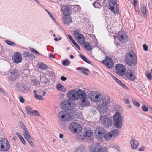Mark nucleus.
I'll return each instance as SVG.
<instances>
[{"label": "nucleus", "mask_w": 152, "mask_h": 152, "mask_svg": "<svg viewBox=\"0 0 152 152\" xmlns=\"http://www.w3.org/2000/svg\"><path fill=\"white\" fill-rule=\"evenodd\" d=\"M101 101H102V102L99 104L98 106L97 109L101 114H106L108 110V105L110 103V100L108 98L103 99L102 94L98 92L93 102H99Z\"/></svg>", "instance_id": "f257e3e1"}, {"label": "nucleus", "mask_w": 152, "mask_h": 152, "mask_svg": "<svg viewBox=\"0 0 152 152\" xmlns=\"http://www.w3.org/2000/svg\"><path fill=\"white\" fill-rule=\"evenodd\" d=\"M125 60L126 64L129 66H133L136 64L137 58L136 54L132 51L129 52L126 55Z\"/></svg>", "instance_id": "f03ea898"}, {"label": "nucleus", "mask_w": 152, "mask_h": 152, "mask_svg": "<svg viewBox=\"0 0 152 152\" xmlns=\"http://www.w3.org/2000/svg\"><path fill=\"white\" fill-rule=\"evenodd\" d=\"M76 106L75 102L70 99H65L63 101L61 104V107L65 110L70 111Z\"/></svg>", "instance_id": "7ed1b4c3"}, {"label": "nucleus", "mask_w": 152, "mask_h": 152, "mask_svg": "<svg viewBox=\"0 0 152 152\" xmlns=\"http://www.w3.org/2000/svg\"><path fill=\"white\" fill-rule=\"evenodd\" d=\"M115 127L117 128H121L122 125V119L120 113L116 112L112 117Z\"/></svg>", "instance_id": "20e7f679"}, {"label": "nucleus", "mask_w": 152, "mask_h": 152, "mask_svg": "<svg viewBox=\"0 0 152 152\" xmlns=\"http://www.w3.org/2000/svg\"><path fill=\"white\" fill-rule=\"evenodd\" d=\"M80 95V104L82 107H85L88 106L89 104V101L87 99V95L86 93L83 90L79 89Z\"/></svg>", "instance_id": "39448f33"}, {"label": "nucleus", "mask_w": 152, "mask_h": 152, "mask_svg": "<svg viewBox=\"0 0 152 152\" xmlns=\"http://www.w3.org/2000/svg\"><path fill=\"white\" fill-rule=\"evenodd\" d=\"M80 93L78 90L77 91L74 89L71 90L68 92L67 96L71 100H77L80 97Z\"/></svg>", "instance_id": "423d86ee"}, {"label": "nucleus", "mask_w": 152, "mask_h": 152, "mask_svg": "<svg viewBox=\"0 0 152 152\" xmlns=\"http://www.w3.org/2000/svg\"><path fill=\"white\" fill-rule=\"evenodd\" d=\"M59 119L63 121H69L72 118L71 115L65 110L60 112L58 115Z\"/></svg>", "instance_id": "0eeeda50"}, {"label": "nucleus", "mask_w": 152, "mask_h": 152, "mask_svg": "<svg viewBox=\"0 0 152 152\" xmlns=\"http://www.w3.org/2000/svg\"><path fill=\"white\" fill-rule=\"evenodd\" d=\"M115 72L118 75L121 76L125 75L126 69L124 66L121 64H117L115 67Z\"/></svg>", "instance_id": "6e6552de"}, {"label": "nucleus", "mask_w": 152, "mask_h": 152, "mask_svg": "<svg viewBox=\"0 0 152 152\" xmlns=\"http://www.w3.org/2000/svg\"><path fill=\"white\" fill-rule=\"evenodd\" d=\"M118 134V130L114 129L112 131H110L104 136V138L106 141H109L112 138H115Z\"/></svg>", "instance_id": "1a4fd4ad"}, {"label": "nucleus", "mask_w": 152, "mask_h": 152, "mask_svg": "<svg viewBox=\"0 0 152 152\" xmlns=\"http://www.w3.org/2000/svg\"><path fill=\"white\" fill-rule=\"evenodd\" d=\"M100 120L102 123L106 126L108 127L112 124V119L109 116L105 115L100 116Z\"/></svg>", "instance_id": "9d476101"}, {"label": "nucleus", "mask_w": 152, "mask_h": 152, "mask_svg": "<svg viewBox=\"0 0 152 152\" xmlns=\"http://www.w3.org/2000/svg\"><path fill=\"white\" fill-rule=\"evenodd\" d=\"M1 150L0 151V152H2V151H5L10 148V145L7 138H4L2 139L1 140Z\"/></svg>", "instance_id": "9b49d317"}, {"label": "nucleus", "mask_w": 152, "mask_h": 152, "mask_svg": "<svg viewBox=\"0 0 152 152\" xmlns=\"http://www.w3.org/2000/svg\"><path fill=\"white\" fill-rule=\"evenodd\" d=\"M69 128L72 132L78 133L81 130L80 125L76 122H73L69 125Z\"/></svg>", "instance_id": "f8f14e48"}, {"label": "nucleus", "mask_w": 152, "mask_h": 152, "mask_svg": "<svg viewBox=\"0 0 152 152\" xmlns=\"http://www.w3.org/2000/svg\"><path fill=\"white\" fill-rule=\"evenodd\" d=\"M93 152H109L105 147H102L99 143H97L92 148Z\"/></svg>", "instance_id": "ddd939ff"}, {"label": "nucleus", "mask_w": 152, "mask_h": 152, "mask_svg": "<svg viewBox=\"0 0 152 152\" xmlns=\"http://www.w3.org/2000/svg\"><path fill=\"white\" fill-rule=\"evenodd\" d=\"M126 77L131 81H134L136 78L135 72L131 69H128L127 72L125 73Z\"/></svg>", "instance_id": "4468645a"}, {"label": "nucleus", "mask_w": 152, "mask_h": 152, "mask_svg": "<svg viewBox=\"0 0 152 152\" xmlns=\"http://www.w3.org/2000/svg\"><path fill=\"white\" fill-rule=\"evenodd\" d=\"M74 37L75 39L80 44L83 45L85 42L84 37L82 34L79 33L75 32L74 34Z\"/></svg>", "instance_id": "2eb2a0df"}, {"label": "nucleus", "mask_w": 152, "mask_h": 152, "mask_svg": "<svg viewBox=\"0 0 152 152\" xmlns=\"http://www.w3.org/2000/svg\"><path fill=\"white\" fill-rule=\"evenodd\" d=\"M12 59L15 63L18 64L20 63L22 60L21 53L18 52L14 53L12 57Z\"/></svg>", "instance_id": "dca6fc26"}, {"label": "nucleus", "mask_w": 152, "mask_h": 152, "mask_svg": "<svg viewBox=\"0 0 152 152\" xmlns=\"http://www.w3.org/2000/svg\"><path fill=\"white\" fill-rule=\"evenodd\" d=\"M102 62L109 68H112L113 66V63L112 58L109 57H106L105 60Z\"/></svg>", "instance_id": "f3484780"}, {"label": "nucleus", "mask_w": 152, "mask_h": 152, "mask_svg": "<svg viewBox=\"0 0 152 152\" xmlns=\"http://www.w3.org/2000/svg\"><path fill=\"white\" fill-rule=\"evenodd\" d=\"M109 9L114 13H117L118 10V5L116 2H110Z\"/></svg>", "instance_id": "a211bd4d"}, {"label": "nucleus", "mask_w": 152, "mask_h": 152, "mask_svg": "<svg viewBox=\"0 0 152 152\" xmlns=\"http://www.w3.org/2000/svg\"><path fill=\"white\" fill-rule=\"evenodd\" d=\"M15 87L16 89L19 91L23 93H25L27 92V88L26 86L22 84L17 83L15 85Z\"/></svg>", "instance_id": "6ab92c4d"}, {"label": "nucleus", "mask_w": 152, "mask_h": 152, "mask_svg": "<svg viewBox=\"0 0 152 152\" xmlns=\"http://www.w3.org/2000/svg\"><path fill=\"white\" fill-rule=\"evenodd\" d=\"M127 37V36L126 35L125 33L123 31H120L118 33L117 38L121 41L125 42Z\"/></svg>", "instance_id": "aec40b11"}, {"label": "nucleus", "mask_w": 152, "mask_h": 152, "mask_svg": "<svg viewBox=\"0 0 152 152\" xmlns=\"http://www.w3.org/2000/svg\"><path fill=\"white\" fill-rule=\"evenodd\" d=\"M70 9L66 6H63L62 7L61 11L65 16H67L69 15Z\"/></svg>", "instance_id": "412c9836"}, {"label": "nucleus", "mask_w": 152, "mask_h": 152, "mask_svg": "<svg viewBox=\"0 0 152 152\" xmlns=\"http://www.w3.org/2000/svg\"><path fill=\"white\" fill-rule=\"evenodd\" d=\"M130 143L132 148L134 149L137 148L139 145L138 142L134 139L131 140Z\"/></svg>", "instance_id": "4be33fe9"}, {"label": "nucleus", "mask_w": 152, "mask_h": 152, "mask_svg": "<svg viewBox=\"0 0 152 152\" xmlns=\"http://www.w3.org/2000/svg\"><path fill=\"white\" fill-rule=\"evenodd\" d=\"M99 92L97 91H91L88 95V97L89 99L93 101L95 98L96 96L97 95Z\"/></svg>", "instance_id": "5701e85b"}, {"label": "nucleus", "mask_w": 152, "mask_h": 152, "mask_svg": "<svg viewBox=\"0 0 152 152\" xmlns=\"http://www.w3.org/2000/svg\"><path fill=\"white\" fill-rule=\"evenodd\" d=\"M63 21L65 24L68 25L72 22V19L70 17L64 16L63 18Z\"/></svg>", "instance_id": "b1692460"}, {"label": "nucleus", "mask_w": 152, "mask_h": 152, "mask_svg": "<svg viewBox=\"0 0 152 152\" xmlns=\"http://www.w3.org/2000/svg\"><path fill=\"white\" fill-rule=\"evenodd\" d=\"M101 0H96L93 4L94 7L96 8L100 9L102 7V5L101 3Z\"/></svg>", "instance_id": "393cba45"}, {"label": "nucleus", "mask_w": 152, "mask_h": 152, "mask_svg": "<svg viewBox=\"0 0 152 152\" xmlns=\"http://www.w3.org/2000/svg\"><path fill=\"white\" fill-rule=\"evenodd\" d=\"M93 134V132L91 131L88 129L85 130L83 133V135L84 137H91Z\"/></svg>", "instance_id": "a878e982"}, {"label": "nucleus", "mask_w": 152, "mask_h": 152, "mask_svg": "<svg viewBox=\"0 0 152 152\" xmlns=\"http://www.w3.org/2000/svg\"><path fill=\"white\" fill-rule=\"evenodd\" d=\"M84 48L87 51H90L92 49L91 44L89 42H86L84 45Z\"/></svg>", "instance_id": "bb28decb"}, {"label": "nucleus", "mask_w": 152, "mask_h": 152, "mask_svg": "<svg viewBox=\"0 0 152 152\" xmlns=\"http://www.w3.org/2000/svg\"><path fill=\"white\" fill-rule=\"evenodd\" d=\"M68 36L69 38L70 39L73 44L75 45V47H76L79 50H80V47L79 46L78 44L72 38L71 36L69 34L68 35Z\"/></svg>", "instance_id": "cd10ccee"}, {"label": "nucleus", "mask_w": 152, "mask_h": 152, "mask_svg": "<svg viewBox=\"0 0 152 152\" xmlns=\"http://www.w3.org/2000/svg\"><path fill=\"white\" fill-rule=\"evenodd\" d=\"M23 135L25 138L27 140H29L32 138L30 135V133L28 130L23 132Z\"/></svg>", "instance_id": "c85d7f7f"}, {"label": "nucleus", "mask_w": 152, "mask_h": 152, "mask_svg": "<svg viewBox=\"0 0 152 152\" xmlns=\"http://www.w3.org/2000/svg\"><path fill=\"white\" fill-rule=\"evenodd\" d=\"M56 88L59 91L64 92L65 91V89L61 83H58L57 84Z\"/></svg>", "instance_id": "c756f323"}, {"label": "nucleus", "mask_w": 152, "mask_h": 152, "mask_svg": "<svg viewBox=\"0 0 152 152\" xmlns=\"http://www.w3.org/2000/svg\"><path fill=\"white\" fill-rule=\"evenodd\" d=\"M38 66L39 69L44 70H45L48 67L46 64L42 62L39 63L38 64Z\"/></svg>", "instance_id": "7c9ffc66"}, {"label": "nucleus", "mask_w": 152, "mask_h": 152, "mask_svg": "<svg viewBox=\"0 0 152 152\" xmlns=\"http://www.w3.org/2000/svg\"><path fill=\"white\" fill-rule=\"evenodd\" d=\"M120 147L117 145H114L112 147V152H120Z\"/></svg>", "instance_id": "2f4dec72"}, {"label": "nucleus", "mask_w": 152, "mask_h": 152, "mask_svg": "<svg viewBox=\"0 0 152 152\" xmlns=\"http://www.w3.org/2000/svg\"><path fill=\"white\" fill-rule=\"evenodd\" d=\"M17 77V75H12L8 76V78L9 80L13 82L16 80Z\"/></svg>", "instance_id": "473e14b6"}, {"label": "nucleus", "mask_w": 152, "mask_h": 152, "mask_svg": "<svg viewBox=\"0 0 152 152\" xmlns=\"http://www.w3.org/2000/svg\"><path fill=\"white\" fill-rule=\"evenodd\" d=\"M79 56L85 62L89 64H91V62L83 55L80 54H79Z\"/></svg>", "instance_id": "72a5a7b5"}, {"label": "nucleus", "mask_w": 152, "mask_h": 152, "mask_svg": "<svg viewBox=\"0 0 152 152\" xmlns=\"http://www.w3.org/2000/svg\"><path fill=\"white\" fill-rule=\"evenodd\" d=\"M10 73L11 75H17V76H18V71L16 69L14 68L12 70L10 71Z\"/></svg>", "instance_id": "f704fd0d"}, {"label": "nucleus", "mask_w": 152, "mask_h": 152, "mask_svg": "<svg viewBox=\"0 0 152 152\" xmlns=\"http://www.w3.org/2000/svg\"><path fill=\"white\" fill-rule=\"evenodd\" d=\"M25 109L27 113L28 114L31 115V114H32L31 113L33 110L30 107L26 106L25 107Z\"/></svg>", "instance_id": "c9c22d12"}, {"label": "nucleus", "mask_w": 152, "mask_h": 152, "mask_svg": "<svg viewBox=\"0 0 152 152\" xmlns=\"http://www.w3.org/2000/svg\"><path fill=\"white\" fill-rule=\"evenodd\" d=\"M107 28L108 31L112 33L114 29V27L113 26L111 25H108L107 26Z\"/></svg>", "instance_id": "e433bc0d"}, {"label": "nucleus", "mask_w": 152, "mask_h": 152, "mask_svg": "<svg viewBox=\"0 0 152 152\" xmlns=\"http://www.w3.org/2000/svg\"><path fill=\"white\" fill-rule=\"evenodd\" d=\"M91 37L93 38H94V42L92 43L93 46H97V40L96 39L95 35L94 34H92ZM92 42H93V41Z\"/></svg>", "instance_id": "4c0bfd02"}, {"label": "nucleus", "mask_w": 152, "mask_h": 152, "mask_svg": "<svg viewBox=\"0 0 152 152\" xmlns=\"http://www.w3.org/2000/svg\"><path fill=\"white\" fill-rule=\"evenodd\" d=\"M85 148L83 146H80L75 151V152H84Z\"/></svg>", "instance_id": "58836bf2"}, {"label": "nucleus", "mask_w": 152, "mask_h": 152, "mask_svg": "<svg viewBox=\"0 0 152 152\" xmlns=\"http://www.w3.org/2000/svg\"><path fill=\"white\" fill-rule=\"evenodd\" d=\"M20 125L21 129L23 130V132L25 131L28 130L27 128L23 123L22 122H20Z\"/></svg>", "instance_id": "ea45409f"}, {"label": "nucleus", "mask_w": 152, "mask_h": 152, "mask_svg": "<svg viewBox=\"0 0 152 152\" xmlns=\"http://www.w3.org/2000/svg\"><path fill=\"white\" fill-rule=\"evenodd\" d=\"M104 133L101 132H98L97 134H96V136L98 138H102L104 137Z\"/></svg>", "instance_id": "a19ab883"}, {"label": "nucleus", "mask_w": 152, "mask_h": 152, "mask_svg": "<svg viewBox=\"0 0 152 152\" xmlns=\"http://www.w3.org/2000/svg\"><path fill=\"white\" fill-rule=\"evenodd\" d=\"M141 10L142 13L145 15L146 13V10L145 6L144 5H142L141 7Z\"/></svg>", "instance_id": "79ce46f5"}, {"label": "nucleus", "mask_w": 152, "mask_h": 152, "mask_svg": "<svg viewBox=\"0 0 152 152\" xmlns=\"http://www.w3.org/2000/svg\"><path fill=\"white\" fill-rule=\"evenodd\" d=\"M31 115H30L32 116H39L40 115L39 112L37 110H33Z\"/></svg>", "instance_id": "37998d69"}, {"label": "nucleus", "mask_w": 152, "mask_h": 152, "mask_svg": "<svg viewBox=\"0 0 152 152\" xmlns=\"http://www.w3.org/2000/svg\"><path fill=\"white\" fill-rule=\"evenodd\" d=\"M70 64V61L68 59L64 60L62 62V65L65 66H68Z\"/></svg>", "instance_id": "c03bdc74"}, {"label": "nucleus", "mask_w": 152, "mask_h": 152, "mask_svg": "<svg viewBox=\"0 0 152 152\" xmlns=\"http://www.w3.org/2000/svg\"><path fill=\"white\" fill-rule=\"evenodd\" d=\"M39 81L37 79H34L31 81V84L33 86H37L38 84Z\"/></svg>", "instance_id": "a18cd8bd"}, {"label": "nucleus", "mask_w": 152, "mask_h": 152, "mask_svg": "<svg viewBox=\"0 0 152 152\" xmlns=\"http://www.w3.org/2000/svg\"><path fill=\"white\" fill-rule=\"evenodd\" d=\"M34 97L35 99L39 100H43V98L41 95H38L36 94H34Z\"/></svg>", "instance_id": "49530a36"}, {"label": "nucleus", "mask_w": 152, "mask_h": 152, "mask_svg": "<svg viewBox=\"0 0 152 152\" xmlns=\"http://www.w3.org/2000/svg\"><path fill=\"white\" fill-rule=\"evenodd\" d=\"M110 75L112 77V78L116 82H117L118 84H119L121 81L118 79L116 77H115L111 73H110Z\"/></svg>", "instance_id": "de8ad7c7"}, {"label": "nucleus", "mask_w": 152, "mask_h": 152, "mask_svg": "<svg viewBox=\"0 0 152 152\" xmlns=\"http://www.w3.org/2000/svg\"><path fill=\"white\" fill-rule=\"evenodd\" d=\"M5 42L9 45L10 46H15L16 44L13 42L9 40H6Z\"/></svg>", "instance_id": "09e8293b"}, {"label": "nucleus", "mask_w": 152, "mask_h": 152, "mask_svg": "<svg viewBox=\"0 0 152 152\" xmlns=\"http://www.w3.org/2000/svg\"><path fill=\"white\" fill-rule=\"evenodd\" d=\"M132 101L134 104L137 107H139L140 106L139 103L135 100L134 99H132Z\"/></svg>", "instance_id": "8fccbe9b"}, {"label": "nucleus", "mask_w": 152, "mask_h": 152, "mask_svg": "<svg viewBox=\"0 0 152 152\" xmlns=\"http://www.w3.org/2000/svg\"><path fill=\"white\" fill-rule=\"evenodd\" d=\"M119 85H120L123 88L126 89L128 90V87L126 86L123 83L121 82L119 83Z\"/></svg>", "instance_id": "3c124183"}, {"label": "nucleus", "mask_w": 152, "mask_h": 152, "mask_svg": "<svg viewBox=\"0 0 152 152\" xmlns=\"http://www.w3.org/2000/svg\"><path fill=\"white\" fill-rule=\"evenodd\" d=\"M30 50L31 52L34 53L35 54H37L38 55L40 54V53L37 51L35 49L33 48H31Z\"/></svg>", "instance_id": "603ef678"}, {"label": "nucleus", "mask_w": 152, "mask_h": 152, "mask_svg": "<svg viewBox=\"0 0 152 152\" xmlns=\"http://www.w3.org/2000/svg\"><path fill=\"white\" fill-rule=\"evenodd\" d=\"M146 77L149 80H151L152 78V76L151 75V73L149 72H147L146 73Z\"/></svg>", "instance_id": "864d4df0"}, {"label": "nucleus", "mask_w": 152, "mask_h": 152, "mask_svg": "<svg viewBox=\"0 0 152 152\" xmlns=\"http://www.w3.org/2000/svg\"><path fill=\"white\" fill-rule=\"evenodd\" d=\"M28 58H29L33 59L35 58V57L33 54L29 53Z\"/></svg>", "instance_id": "5fc2aeb1"}, {"label": "nucleus", "mask_w": 152, "mask_h": 152, "mask_svg": "<svg viewBox=\"0 0 152 152\" xmlns=\"http://www.w3.org/2000/svg\"><path fill=\"white\" fill-rule=\"evenodd\" d=\"M142 47L144 50L145 51H147L148 49V47L147 45L145 44H144L142 45Z\"/></svg>", "instance_id": "6e6d98bb"}, {"label": "nucleus", "mask_w": 152, "mask_h": 152, "mask_svg": "<svg viewBox=\"0 0 152 152\" xmlns=\"http://www.w3.org/2000/svg\"><path fill=\"white\" fill-rule=\"evenodd\" d=\"M142 109L145 112H147L148 110V108L144 105L142 107Z\"/></svg>", "instance_id": "4d7b16f0"}, {"label": "nucleus", "mask_w": 152, "mask_h": 152, "mask_svg": "<svg viewBox=\"0 0 152 152\" xmlns=\"http://www.w3.org/2000/svg\"><path fill=\"white\" fill-rule=\"evenodd\" d=\"M32 138H31V139H30V140H27V141L28 142L29 144L30 145H31L32 146H34V143L32 142Z\"/></svg>", "instance_id": "13d9d810"}, {"label": "nucleus", "mask_w": 152, "mask_h": 152, "mask_svg": "<svg viewBox=\"0 0 152 152\" xmlns=\"http://www.w3.org/2000/svg\"><path fill=\"white\" fill-rule=\"evenodd\" d=\"M19 99L21 103H23L24 102V99L23 97H22V96L20 97L19 98Z\"/></svg>", "instance_id": "bf43d9fd"}, {"label": "nucleus", "mask_w": 152, "mask_h": 152, "mask_svg": "<svg viewBox=\"0 0 152 152\" xmlns=\"http://www.w3.org/2000/svg\"><path fill=\"white\" fill-rule=\"evenodd\" d=\"M29 52H25L24 53V56L25 57H27L28 58L29 56Z\"/></svg>", "instance_id": "052dcab7"}, {"label": "nucleus", "mask_w": 152, "mask_h": 152, "mask_svg": "<svg viewBox=\"0 0 152 152\" xmlns=\"http://www.w3.org/2000/svg\"><path fill=\"white\" fill-rule=\"evenodd\" d=\"M61 80L63 81H65L66 80V78L64 76H62L61 77Z\"/></svg>", "instance_id": "680f3d73"}, {"label": "nucleus", "mask_w": 152, "mask_h": 152, "mask_svg": "<svg viewBox=\"0 0 152 152\" xmlns=\"http://www.w3.org/2000/svg\"><path fill=\"white\" fill-rule=\"evenodd\" d=\"M46 11H47V12L49 14V15H50V16L51 17V18H52V19L53 20H55V18H54L53 17V15H52L49 12V11H48L46 10Z\"/></svg>", "instance_id": "e2e57ef3"}, {"label": "nucleus", "mask_w": 152, "mask_h": 152, "mask_svg": "<svg viewBox=\"0 0 152 152\" xmlns=\"http://www.w3.org/2000/svg\"><path fill=\"white\" fill-rule=\"evenodd\" d=\"M145 148L143 146H141L140 148H139V151H144Z\"/></svg>", "instance_id": "0e129e2a"}, {"label": "nucleus", "mask_w": 152, "mask_h": 152, "mask_svg": "<svg viewBox=\"0 0 152 152\" xmlns=\"http://www.w3.org/2000/svg\"><path fill=\"white\" fill-rule=\"evenodd\" d=\"M124 101L125 103L128 104L129 103V99H124Z\"/></svg>", "instance_id": "69168bd1"}, {"label": "nucleus", "mask_w": 152, "mask_h": 152, "mask_svg": "<svg viewBox=\"0 0 152 152\" xmlns=\"http://www.w3.org/2000/svg\"><path fill=\"white\" fill-rule=\"evenodd\" d=\"M137 0H133V5L134 7H136L137 3Z\"/></svg>", "instance_id": "338daca9"}, {"label": "nucleus", "mask_w": 152, "mask_h": 152, "mask_svg": "<svg viewBox=\"0 0 152 152\" xmlns=\"http://www.w3.org/2000/svg\"><path fill=\"white\" fill-rule=\"evenodd\" d=\"M16 134L19 137L20 139L23 137L18 132H17L16 133Z\"/></svg>", "instance_id": "774afa93"}]
</instances>
